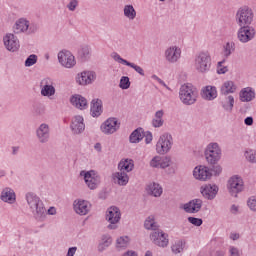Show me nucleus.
I'll use <instances>...</instances> for the list:
<instances>
[{"label": "nucleus", "instance_id": "obj_40", "mask_svg": "<svg viewBox=\"0 0 256 256\" xmlns=\"http://www.w3.org/2000/svg\"><path fill=\"white\" fill-rule=\"evenodd\" d=\"M111 243H113V239L109 235H102L101 241L98 245V251H100V253H103V251H105V249H107L111 245Z\"/></svg>", "mask_w": 256, "mask_h": 256}, {"label": "nucleus", "instance_id": "obj_48", "mask_svg": "<svg viewBox=\"0 0 256 256\" xmlns=\"http://www.w3.org/2000/svg\"><path fill=\"white\" fill-rule=\"evenodd\" d=\"M119 87L120 89H129V87H131V81L129 80V78L127 76H122L119 82Z\"/></svg>", "mask_w": 256, "mask_h": 256}, {"label": "nucleus", "instance_id": "obj_3", "mask_svg": "<svg viewBox=\"0 0 256 256\" xmlns=\"http://www.w3.org/2000/svg\"><path fill=\"white\" fill-rule=\"evenodd\" d=\"M179 99L183 105H195L199 100V90L191 83L183 84L179 89Z\"/></svg>", "mask_w": 256, "mask_h": 256}, {"label": "nucleus", "instance_id": "obj_27", "mask_svg": "<svg viewBox=\"0 0 256 256\" xmlns=\"http://www.w3.org/2000/svg\"><path fill=\"white\" fill-rule=\"evenodd\" d=\"M0 199L3 203H8V205H14L17 201V194L15 190L11 187H5L0 194Z\"/></svg>", "mask_w": 256, "mask_h": 256}, {"label": "nucleus", "instance_id": "obj_63", "mask_svg": "<svg viewBox=\"0 0 256 256\" xmlns=\"http://www.w3.org/2000/svg\"><path fill=\"white\" fill-rule=\"evenodd\" d=\"M160 85H162L163 87H165L168 91H171V88H169V86H167V84L165 83V81H163L162 79L159 80L158 82Z\"/></svg>", "mask_w": 256, "mask_h": 256}, {"label": "nucleus", "instance_id": "obj_32", "mask_svg": "<svg viewBox=\"0 0 256 256\" xmlns=\"http://www.w3.org/2000/svg\"><path fill=\"white\" fill-rule=\"evenodd\" d=\"M201 97L205 101H214V99H217V87L211 85L203 87Z\"/></svg>", "mask_w": 256, "mask_h": 256}, {"label": "nucleus", "instance_id": "obj_34", "mask_svg": "<svg viewBox=\"0 0 256 256\" xmlns=\"http://www.w3.org/2000/svg\"><path fill=\"white\" fill-rule=\"evenodd\" d=\"M146 193L151 197H161L163 195V187L157 182H151L146 186Z\"/></svg>", "mask_w": 256, "mask_h": 256}, {"label": "nucleus", "instance_id": "obj_16", "mask_svg": "<svg viewBox=\"0 0 256 256\" xmlns=\"http://www.w3.org/2000/svg\"><path fill=\"white\" fill-rule=\"evenodd\" d=\"M106 221H108V229H117V223L121 221V210L118 207L111 206L106 211Z\"/></svg>", "mask_w": 256, "mask_h": 256}, {"label": "nucleus", "instance_id": "obj_30", "mask_svg": "<svg viewBox=\"0 0 256 256\" xmlns=\"http://www.w3.org/2000/svg\"><path fill=\"white\" fill-rule=\"evenodd\" d=\"M113 182L120 187H125L129 183V174L125 171L118 170L112 174Z\"/></svg>", "mask_w": 256, "mask_h": 256}, {"label": "nucleus", "instance_id": "obj_49", "mask_svg": "<svg viewBox=\"0 0 256 256\" xmlns=\"http://www.w3.org/2000/svg\"><path fill=\"white\" fill-rule=\"evenodd\" d=\"M247 207L252 211V213H256V197L251 196L247 200Z\"/></svg>", "mask_w": 256, "mask_h": 256}, {"label": "nucleus", "instance_id": "obj_62", "mask_svg": "<svg viewBox=\"0 0 256 256\" xmlns=\"http://www.w3.org/2000/svg\"><path fill=\"white\" fill-rule=\"evenodd\" d=\"M94 149H95V151H97L98 153H101V151H102L101 143H96V144L94 145Z\"/></svg>", "mask_w": 256, "mask_h": 256}, {"label": "nucleus", "instance_id": "obj_20", "mask_svg": "<svg viewBox=\"0 0 256 256\" xmlns=\"http://www.w3.org/2000/svg\"><path fill=\"white\" fill-rule=\"evenodd\" d=\"M3 43L5 49H7V51H9L10 53H17V51H19V49L21 48L19 38H17V36H15V34L13 33H7L3 37Z\"/></svg>", "mask_w": 256, "mask_h": 256}, {"label": "nucleus", "instance_id": "obj_44", "mask_svg": "<svg viewBox=\"0 0 256 256\" xmlns=\"http://www.w3.org/2000/svg\"><path fill=\"white\" fill-rule=\"evenodd\" d=\"M244 157L248 163L256 164V148H248L244 151Z\"/></svg>", "mask_w": 256, "mask_h": 256}, {"label": "nucleus", "instance_id": "obj_31", "mask_svg": "<svg viewBox=\"0 0 256 256\" xmlns=\"http://www.w3.org/2000/svg\"><path fill=\"white\" fill-rule=\"evenodd\" d=\"M237 83L232 80H226L220 86L221 95H233V93H237Z\"/></svg>", "mask_w": 256, "mask_h": 256}, {"label": "nucleus", "instance_id": "obj_61", "mask_svg": "<svg viewBox=\"0 0 256 256\" xmlns=\"http://www.w3.org/2000/svg\"><path fill=\"white\" fill-rule=\"evenodd\" d=\"M245 125H248L249 127H251V125H253V117H247L244 120Z\"/></svg>", "mask_w": 256, "mask_h": 256}, {"label": "nucleus", "instance_id": "obj_22", "mask_svg": "<svg viewBox=\"0 0 256 256\" xmlns=\"http://www.w3.org/2000/svg\"><path fill=\"white\" fill-rule=\"evenodd\" d=\"M181 209H183L185 213L195 215V213H199V211L203 209V200L199 198L192 199L189 202L183 204Z\"/></svg>", "mask_w": 256, "mask_h": 256}, {"label": "nucleus", "instance_id": "obj_43", "mask_svg": "<svg viewBox=\"0 0 256 256\" xmlns=\"http://www.w3.org/2000/svg\"><path fill=\"white\" fill-rule=\"evenodd\" d=\"M186 242L185 240H177L174 245L171 246V251L174 255H179V253H183L185 250Z\"/></svg>", "mask_w": 256, "mask_h": 256}, {"label": "nucleus", "instance_id": "obj_55", "mask_svg": "<svg viewBox=\"0 0 256 256\" xmlns=\"http://www.w3.org/2000/svg\"><path fill=\"white\" fill-rule=\"evenodd\" d=\"M229 239H231V241H239L241 239V234H239V232H231Z\"/></svg>", "mask_w": 256, "mask_h": 256}, {"label": "nucleus", "instance_id": "obj_14", "mask_svg": "<svg viewBox=\"0 0 256 256\" xmlns=\"http://www.w3.org/2000/svg\"><path fill=\"white\" fill-rule=\"evenodd\" d=\"M80 177H83L85 184L91 190L97 189V187H99V184L101 183V176H99L98 173L95 172V170H82L80 172Z\"/></svg>", "mask_w": 256, "mask_h": 256}, {"label": "nucleus", "instance_id": "obj_60", "mask_svg": "<svg viewBox=\"0 0 256 256\" xmlns=\"http://www.w3.org/2000/svg\"><path fill=\"white\" fill-rule=\"evenodd\" d=\"M121 256H139L136 251L133 250H128L124 252Z\"/></svg>", "mask_w": 256, "mask_h": 256}, {"label": "nucleus", "instance_id": "obj_25", "mask_svg": "<svg viewBox=\"0 0 256 256\" xmlns=\"http://www.w3.org/2000/svg\"><path fill=\"white\" fill-rule=\"evenodd\" d=\"M73 209L77 215L85 216L91 211V203L87 200L76 199L73 202Z\"/></svg>", "mask_w": 256, "mask_h": 256}, {"label": "nucleus", "instance_id": "obj_42", "mask_svg": "<svg viewBox=\"0 0 256 256\" xmlns=\"http://www.w3.org/2000/svg\"><path fill=\"white\" fill-rule=\"evenodd\" d=\"M224 111L231 113L233 111V107H235V97L233 95H228L225 98V101L222 104Z\"/></svg>", "mask_w": 256, "mask_h": 256}, {"label": "nucleus", "instance_id": "obj_10", "mask_svg": "<svg viewBox=\"0 0 256 256\" xmlns=\"http://www.w3.org/2000/svg\"><path fill=\"white\" fill-rule=\"evenodd\" d=\"M75 81L80 87H88V85H93L97 81V72L93 70H83L76 74Z\"/></svg>", "mask_w": 256, "mask_h": 256}, {"label": "nucleus", "instance_id": "obj_19", "mask_svg": "<svg viewBox=\"0 0 256 256\" xmlns=\"http://www.w3.org/2000/svg\"><path fill=\"white\" fill-rule=\"evenodd\" d=\"M36 139L41 145L49 143V140L51 139V126L47 123H41L36 128Z\"/></svg>", "mask_w": 256, "mask_h": 256}, {"label": "nucleus", "instance_id": "obj_18", "mask_svg": "<svg viewBox=\"0 0 256 256\" xmlns=\"http://www.w3.org/2000/svg\"><path fill=\"white\" fill-rule=\"evenodd\" d=\"M256 36V30L253 26H240L237 32V39L240 43H249Z\"/></svg>", "mask_w": 256, "mask_h": 256}, {"label": "nucleus", "instance_id": "obj_28", "mask_svg": "<svg viewBox=\"0 0 256 256\" xmlns=\"http://www.w3.org/2000/svg\"><path fill=\"white\" fill-rule=\"evenodd\" d=\"M256 92L253 87H245L242 88L239 92V99L241 103H251V101H255Z\"/></svg>", "mask_w": 256, "mask_h": 256}, {"label": "nucleus", "instance_id": "obj_37", "mask_svg": "<svg viewBox=\"0 0 256 256\" xmlns=\"http://www.w3.org/2000/svg\"><path fill=\"white\" fill-rule=\"evenodd\" d=\"M123 17L127 21H135L137 19V10L132 4H125L122 9Z\"/></svg>", "mask_w": 256, "mask_h": 256}, {"label": "nucleus", "instance_id": "obj_5", "mask_svg": "<svg viewBox=\"0 0 256 256\" xmlns=\"http://www.w3.org/2000/svg\"><path fill=\"white\" fill-rule=\"evenodd\" d=\"M226 189L230 197L237 199V197H239V193H243V191H245V181H243V177L238 174L230 176L226 182Z\"/></svg>", "mask_w": 256, "mask_h": 256}, {"label": "nucleus", "instance_id": "obj_50", "mask_svg": "<svg viewBox=\"0 0 256 256\" xmlns=\"http://www.w3.org/2000/svg\"><path fill=\"white\" fill-rule=\"evenodd\" d=\"M225 60L218 62L217 64V73L218 75H225L227 71H229V68L227 66H224Z\"/></svg>", "mask_w": 256, "mask_h": 256}, {"label": "nucleus", "instance_id": "obj_26", "mask_svg": "<svg viewBox=\"0 0 256 256\" xmlns=\"http://www.w3.org/2000/svg\"><path fill=\"white\" fill-rule=\"evenodd\" d=\"M201 195L208 201H213L219 193V186L216 184H206L200 188Z\"/></svg>", "mask_w": 256, "mask_h": 256}, {"label": "nucleus", "instance_id": "obj_41", "mask_svg": "<svg viewBox=\"0 0 256 256\" xmlns=\"http://www.w3.org/2000/svg\"><path fill=\"white\" fill-rule=\"evenodd\" d=\"M143 137H145L143 129H136L130 134L129 141L130 143H140L143 141Z\"/></svg>", "mask_w": 256, "mask_h": 256}, {"label": "nucleus", "instance_id": "obj_47", "mask_svg": "<svg viewBox=\"0 0 256 256\" xmlns=\"http://www.w3.org/2000/svg\"><path fill=\"white\" fill-rule=\"evenodd\" d=\"M78 53L81 59H89L91 55V48L89 46H82Z\"/></svg>", "mask_w": 256, "mask_h": 256}, {"label": "nucleus", "instance_id": "obj_1", "mask_svg": "<svg viewBox=\"0 0 256 256\" xmlns=\"http://www.w3.org/2000/svg\"><path fill=\"white\" fill-rule=\"evenodd\" d=\"M26 201V207L28 211L33 215L36 221H45L47 219V209L45 203L41 200V197L35 192H27L24 196Z\"/></svg>", "mask_w": 256, "mask_h": 256}, {"label": "nucleus", "instance_id": "obj_11", "mask_svg": "<svg viewBox=\"0 0 256 256\" xmlns=\"http://www.w3.org/2000/svg\"><path fill=\"white\" fill-rule=\"evenodd\" d=\"M205 158L210 165H215L221 159V147L217 142H211L207 145Z\"/></svg>", "mask_w": 256, "mask_h": 256}, {"label": "nucleus", "instance_id": "obj_4", "mask_svg": "<svg viewBox=\"0 0 256 256\" xmlns=\"http://www.w3.org/2000/svg\"><path fill=\"white\" fill-rule=\"evenodd\" d=\"M211 53L209 51L198 52L193 61L194 70L200 75H205L211 71Z\"/></svg>", "mask_w": 256, "mask_h": 256}, {"label": "nucleus", "instance_id": "obj_6", "mask_svg": "<svg viewBox=\"0 0 256 256\" xmlns=\"http://www.w3.org/2000/svg\"><path fill=\"white\" fill-rule=\"evenodd\" d=\"M174 143L173 135L167 132L161 134L155 145L157 155H167L171 153Z\"/></svg>", "mask_w": 256, "mask_h": 256}, {"label": "nucleus", "instance_id": "obj_57", "mask_svg": "<svg viewBox=\"0 0 256 256\" xmlns=\"http://www.w3.org/2000/svg\"><path fill=\"white\" fill-rule=\"evenodd\" d=\"M75 253H77V246L70 247L67 251L66 256H75Z\"/></svg>", "mask_w": 256, "mask_h": 256}, {"label": "nucleus", "instance_id": "obj_51", "mask_svg": "<svg viewBox=\"0 0 256 256\" xmlns=\"http://www.w3.org/2000/svg\"><path fill=\"white\" fill-rule=\"evenodd\" d=\"M188 223H191L195 227H201L203 225V219L190 216L188 217Z\"/></svg>", "mask_w": 256, "mask_h": 256}, {"label": "nucleus", "instance_id": "obj_59", "mask_svg": "<svg viewBox=\"0 0 256 256\" xmlns=\"http://www.w3.org/2000/svg\"><path fill=\"white\" fill-rule=\"evenodd\" d=\"M47 215H57V209L55 207H50L46 210V217Z\"/></svg>", "mask_w": 256, "mask_h": 256}, {"label": "nucleus", "instance_id": "obj_29", "mask_svg": "<svg viewBox=\"0 0 256 256\" xmlns=\"http://www.w3.org/2000/svg\"><path fill=\"white\" fill-rule=\"evenodd\" d=\"M70 103L76 109H80V111H84L89 107V103L87 102V98L83 97L81 94H74L70 97Z\"/></svg>", "mask_w": 256, "mask_h": 256}, {"label": "nucleus", "instance_id": "obj_36", "mask_svg": "<svg viewBox=\"0 0 256 256\" xmlns=\"http://www.w3.org/2000/svg\"><path fill=\"white\" fill-rule=\"evenodd\" d=\"M135 169V161L131 158H123L118 163V171H124V173H131Z\"/></svg>", "mask_w": 256, "mask_h": 256}, {"label": "nucleus", "instance_id": "obj_7", "mask_svg": "<svg viewBox=\"0 0 256 256\" xmlns=\"http://www.w3.org/2000/svg\"><path fill=\"white\" fill-rule=\"evenodd\" d=\"M254 18L255 14L253 13V9L249 6H242L236 12L235 22L238 27L251 26Z\"/></svg>", "mask_w": 256, "mask_h": 256}, {"label": "nucleus", "instance_id": "obj_56", "mask_svg": "<svg viewBox=\"0 0 256 256\" xmlns=\"http://www.w3.org/2000/svg\"><path fill=\"white\" fill-rule=\"evenodd\" d=\"M144 137H145L146 145H149L150 143H152V141H153V134L151 132H147L146 135H144Z\"/></svg>", "mask_w": 256, "mask_h": 256}, {"label": "nucleus", "instance_id": "obj_13", "mask_svg": "<svg viewBox=\"0 0 256 256\" xmlns=\"http://www.w3.org/2000/svg\"><path fill=\"white\" fill-rule=\"evenodd\" d=\"M58 63H60L61 67L64 69H73L75 65H77V60L75 59V55L69 50H62L57 54Z\"/></svg>", "mask_w": 256, "mask_h": 256}, {"label": "nucleus", "instance_id": "obj_53", "mask_svg": "<svg viewBox=\"0 0 256 256\" xmlns=\"http://www.w3.org/2000/svg\"><path fill=\"white\" fill-rule=\"evenodd\" d=\"M229 253H230V256H241V252H239V248L235 246L229 247Z\"/></svg>", "mask_w": 256, "mask_h": 256}, {"label": "nucleus", "instance_id": "obj_64", "mask_svg": "<svg viewBox=\"0 0 256 256\" xmlns=\"http://www.w3.org/2000/svg\"><path fill=\"white\" fill-rule=\"evenodd\" d=\"M19 153V146L12 147V155H17Z\"/></svg>", "mask_w": 256, "mask_h": 256}, {"label": "nucleus", "instance_id": "obj_9", "mask_svg": "<svg viewBox=\"0 0 256 256\" xmlns=\"http://www.w3.org/2000/svg\"><path fill=\"white\" fill-rule=\"evenodd\" d=\"M40 95L47 99H55L57 95V88H55V81L46 77L40 81Z\"/></svg>", "mask_w": 256, "mask_h": 256}, {"label": "nucleus", "instance_id": "obj_24", "mask_svg": "<svg viewBox=\"0 0 256 256\" xmlns=\"http://www.w3.org/2000/svg\"><path fill=\"white\" fill-rule=\"evenodd\" d=\"M70 129L73 135H81L85 131V118L81 115L72 117Z\"/></svg>", "mask_w": 256, "mask_h": 256}, {"label": "nucleus", "instance_id": "obj_33", "mask_svg": "<svg viewBox=\"0 0 256 256\" xmlns=\"http://www.w3.org/2000/svg\"><path fill=\"white\" fill-rule=\"evenodd\" d=\"M90 113L93 117H100L103 113V100L99 98L92 99L90 103Z\"/></svg>", "mask_w": 256, "mask_h": 256}, {"label": "nucleus", "instance_id": "obj_15", "mask_svg": "<svg viewBox=\"0 0 256 256\" xmlns=\"http://www.w3.org/2000/svg\"><path fill=\"white\" fill-rule=\"evenodd\" d=\"M150 241L156 247L165 249L169 246V234L165 233L163 230H156L150 234Z\"/></svg>", "mask_w": 256, "mask_h": 256}, {"label": "nucleus", "instance_id": "obj_52", "mask_svg": "<svg viewBox=\"0 0 256 256\" xmlns=\"http://www.w3.org/2000/svg\"><path fill=\"white\" fill-rule=\"evenodd\" d=\"M66 7L68 11H75L79 7V0H69Z\"/></svg>", "mask_w": 256, "mask_h": 256}, {"label": "nucleus", "instance_id": "obj_38", "mask_svg": "<svg viewBox=\"0 0 256 256\" xmlns=\"http://www.w3.org/2000/svg\"><path fill=\"white\" fill-rule=\"evenodd\" d=\"M144 229L147 231H159V224L155 221V216L150 215L144 221Z\"/></svg>", "mask_w": 256, "mask_h": 256}, {"label": "nucleus", "instance_id": "obj_54", "mask_svg": "<svg viewBox=\"0 0 256 256\" xmlns=\"http://www.w3.org/2000/svg\"><path fill=\"white\" fill-rule=\"evenodd\" d=\"M210 170H211L212 175L214 174L216 176H219V175H221V173H223V168L221 166H219V165L214 166Z\"/></svg>", "mask_w": 256, "mask_h": 256}, {"label": "nucleus", "instance_id": "obj_58", "mask_svg": "<svg viewBox=\"0 0 256 256\" xmlns=\"http://www.w3.org/2000/svg\"><path fill=\"white\" fill-rule=\"evenodd\" d=\"M230 212L232 213V215H237V213H239V205L233 204L230 207Z\"/></svg>", "mask_w": 256, "mask_h": 256}, {"label": "nucleus", "instance_id": "obj_46", "mask_svg": "<svg viewBox=\"0 0 256 256\" xmlns=\"http://www.w3.org/2000/svg\"><path fill=\"white\" fill-rule=\"evenodd\" d=\"M38 59H39V57L36 54H31L26 58V60L24 62V66L25 67H33V65H36Z\"/></svg>", "mask_w": 256, "mask_h": 256}, {"label": "nucleus", "instance_id": "obj_45", "mask_svg": "<svg viewBox=\"0 0 256 256\" xmlns=\"http://www.w3.org/2000/svg\"><path fill=\"white\" fill-rule=\"evenodd\" d=\"M235 51V42L228 41L223 45V55L227 57H231V55Z\"/></svg>", "mask_w": 256, "mask_h": 256}, {"label": "nucleus", "instance_id": "obj_39", "mask_svg": "<svg viewBox=\"0 0 256 256\" xmlns=\"http://www.w3.org/2000/svg\"><path fill=\"white\" fill-rule=\"evenodd\" d=\"M129 243H131V238H129V236H120L116 239V249L118 251H123L129 247Z\"/></svg>", "mask_w": 256, "mask_h": 256}, {"label": "nucleus", "instance_id": "obj_12", "mask_svg": "<svg viewBox=\"0 0 256 256\" xmlns=\"http://www.w3.org/2000/svg\"><path fill=\"white\" fill-rule=\"evenodd\" d=\"M183 55V50L179 45H170L164 51V59L167 63L175 65L181 61V56Z\"/></svg>", "mask_w": 256, "mask_h": 256}, {"label": "nucleus", "instance_id": "obj_23", "mask_svg": "<svg viewBox=\"0 0 256 256\" xmlns=\"http://www.w3.org/2000/svg\"><path fill=\"white\" fill-rule=\"evenodd\" d=\"M193 177L197 181H209L213 177V173L207 166H196L193 170Z\"/></svg>", "mask_w": 256, "mask_h": 256}, {"label": "nucleus", "instance_id": "obj_17", "mask_svg": "<svg viewBox=\"0 0 256 256\" xmlns=\"http://www.w3.org/2000/svg\"><path fill=\"white\" fill-rule=\"evenodd\" d=\"M120 127L121 122L117 118L111 117L101 124L100 131L104 135H113L114 133H117V131H119Z\"/></svg>", "mask_w": 256, "mask_h": 256}, {"label": "nucleus", "instance_id": "obj_21", "mask_svg": "<svg viewBox=\"0 0 256 256\" xmlns=\"http://www.w3.org/2000/svg\"><path fill=\"white\" fill-rule=\"evenodd\" d=\"M111 57L114 61H116V63H119L120 65H126V67L134 69V71L138 73V75H141V77H145V70H143L141 66L123 59L119 53L113 52Z\"/></svg>", "mask_w": 256, "mask_h": 256}, {"label": "nucleus", "instance_id": "obj_8", "mask_svg": "<svg viewBox=\"0 0 256 256\" xmlns=\"http://www.w3.org/2000/svg\"><path fill=\"white\" fill-rule=\"evenodd\" d=\"M37 29V26L31 24L27 18H19L13 25L15 35H33V33H37Z\"/></svg>", "mask_w": 256, "mask_h": 256}, {"label": "nucleus", "instance_id": "obj_2", "mask_svg": "<svg viewBox=\"0 0 256 256\" xmlns=\"http://www.w3.org/2000/svg\"><path fill=\"white\" fill-rule=\"evenodd\" d=\"M152 169H166L167 175H175L177 173V164L173 162L171 156L155 155L149 162Z\"/></svg>", "mask_w": 256, "mask_h": 256}, {"label": "nucleus", "instance_id": "obj_35", "mask_svg": "<svg viewBox=\"0 0 256 256\" xmlns=\"http://www.w3.org/2000/svg\"><path fill=\"white\" fill-rule=\"evenodd\" d=\"M163 117H165V110L163 109L157 110L154 113V116L151 120V125L152 127H154V129H161V127L165 125V120L163 119Z\"/></svg>", "mask_w": 256, "mask_h": 256}]
</instances>
